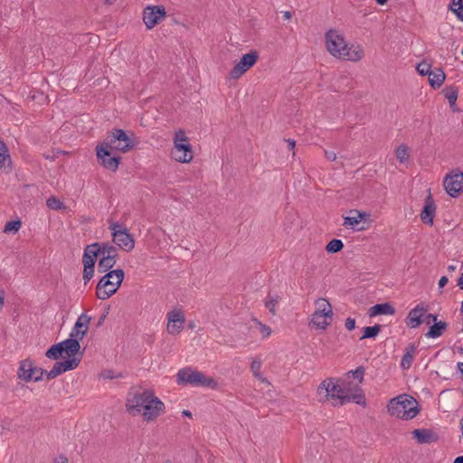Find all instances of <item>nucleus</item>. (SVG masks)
I'll use <instances>...</instances> for the list:
<instances>
[{"label": "nucleus", "instance_id": "obj_6", "mask_svg": "<svg viewBox=\"0 0 463 463\" xmlns=\"http://www.w3.org/2000/svg\"><path fill=\"white\" fill-rule=\"evenodd\" d=\"M171 156L179 163H189L193 160L194 153L192 146L183 129H179L175 133L174 147L171 151Z\"/></svg>", "mask_w": 463, "mask_h": 463}, {"label": "nucleus", "instance_id": "obj_18", "mask_svg": "<svg viewBox=\"0 0 463 463\" xmlns=\"http://www.w3.org/2000/svg\"><path fill=\"white\" fill-rule=\"evenodd\" d=\"M80 362V359L77 357L69 358L62 362H56L49 372L45 371L44 374H46L47 379H54L62 373L78 367Z\"/></svg>", "mask_w": 463, "mask_h": 463}, {"label": "nucleus", "instance_id": "obj_60", "mask_svg": "<svg viewBox=\"0 0 463 463\" xmlns=\"http://www.w3.org/2000/svg\"><path fill=\"white\" fill-rule=\"evenodd\" d=\"M448 269H449V271H454V270L456 269V267H455V266H453V265H449V266L448 267Z\"/></svg>", "mask_w": 463, "mask_h": 463}, {"label": "nucleus", "instance_id": "obj_24", "mask_svg": "<svg viewBox=\"0 0 463 463\" xmlns=\"http://www.w3.org/2000/svg\"><path fill=\"white\" fill-rule=\"evenodd\" d=\"M343 391L345 392L344 395L355 397V400H350V402L365 404L364 395L358 384L353 386L350 383L343 382Z\"/></svg>", "mask_w": 463, "mask_h": 463}, {"label": "nucleus", "instance_id": "obj_52", "mask_svg": "<svg viewBox=\"0 0 463 463\" xmlns=\"http://www.w3.org/2000/svg\"><path fill=\"white\" fill-rule=\"evenodd\" d=\"M457 368H458V370L459 371V373L461 374V380H462V383H463V362L458 363Z\"/></svg>", "mask_w": 463, "mask_h": 463}, {"label": "nucleus", "instance_id": "obj_1", "mask_svg": "<svg viewBox=\"0 0 463 463\" xmlns=\"http://www.w3.org/2000/svg\"><path fill=\"white\" fill-rule=\"evenodd\" d=\"M325 38L327 51L335 58L357 62L364 57V51L361 45L348 46L344 36L335 30L326 32Z\"/></svg>", "mask_w": 463, "mask_h": 463}, {"label": "nucleus", "instance_id": "obj_15", "mask_svg": "<svg viewBox=\"0 0 463 463\" xmlns=\"http://www.w3.org/2000/svg\"><path fill=\"white\" fill-rule=\"evenodd\" d=\"M142 411L144 420L146 421H152L164 412L165 404L153 393L152 397L145 403Z\"/></svg>", "mask_w": 463, "mask_h": 463}, {"label": "nucleus", "instance_id": "obj_58", "mask_svg": "<svg viewBox=\"0 0 463 463\" xmlns=\"http://www.w3.org/2000/svg\"><path fill=\"white\" fill-rule=\"evenodd\" d=\"M460 429H461V438L463 439V416H462V419L460 420Z\"/></svg>", "mask_w": 463, "mask_h": 463}, {"label": "nucleus", "instance_id": "obj_26", "mask_svg": "<svg viewBox=\"0 0 463 463\" xmlns=\"http://www.w3.org/2000/svg\"><path fill=\"white\" fill-rule=\"evenodd\" d=\"M62 354L65 353L70 358L75 357L80 349V341L69 336L68 339L60 343Z\"/></svg>", "mask_w": 463, "mask_h": 463}, {"label": "nucleus", "instance_id": "obj_59", "mask_svg": "<svg viewBox=\"0 0 463 463\" xmlns=\"http://www.w3.org/2000/svg\"><path fill=\"white\" fill-rule=\"evenodd\" d=\"M387 1H388V0H376L377 4H379V5H383L386 4V2H387Z\"/></svg>", "mask_w": 463, "mask_h": 463}, {"label": "nucleus", "instance_id": "obj_21", "mask_svg": "<svg viewBox=\"0 0 463 463\" xmlns=\"http://www.w3.org/2000/svg\"><path fill=\"white\" fill-rule=\"evenodd\" d=\"M427 311L428 307L423 303L417 305L409 312L406 317V325L411 328H417L421 323H423L422 317L427 313Z\"/></svg>", "mask_w": 463, "mask_h": 463}, {"label": "nucleus", "instance_id": "obj_7", "mask_svg": "<svg viewBox=\"0 0 463 463\" xmlns=\"http://www.w3.org/2000/svg\"><path fill=\"white\" fill-rule=\"evenodd\" d=\"M101 145L112 152L126 153L134 147L135 143L124 130L114 129L111 133L108 134Z\"/></svg>", "mask_w": 463, "mask_h": 463}, {"label": "nucleus", "instance_id": "obj_30", "mask_svg": "<svg viewBox=\"0 0 463 463\" xmlns=\"http://www.w3.org/2000/svg\"><path fill=\"white\" fill-rule=\"evenodd\" d=\"M416 354V347L414 345H409L405 348V353L402 358L401 366L403 369H408L411 367L412 361L414 359Z\"/></svg>", "mask_w": 463, "mask_h": 463}, {"label": "nucleus", "instance_id": "obj_28", "mask_svg": "<svg viewBox=\"0 0 463 463\" xmlns=\"http://www.w3.org/2000/svg\"><path fill=\"white\" fill-rule=\"evenodd\" d=\"M430 86L433 89L439 88L446 79L445 72L440 68L431 70L428 75Z\"/></svg>", "mask_w": 463, "mask_h": 463}, {"label": "nucleus", "instance_id": "obj_3", "mask_svg": "<svg viewBox=\"0 0 463 463\" xmlns=\"http://www.w3.org/2000/svg\"><path fill=\"white\" fill-rule=\"evenodd\" d=\"M388 412L399 419L411 420L419 413L418 402L412 397L402 394L390 401Z\"/></svg>", "mask_w": 463, "mask_h": 463}, {"label": "nucleus", "instance_id": "obj_57", "mask_svg": "<svg viewBox=\"0 0 463 463\" xmlns=\"http://www.w3.org/2000/svg\"><path fill=\"white\" fill-rule=\"evenodd\" d=\"M4 303V297L0 295V311L3 309Z\"/></svg>", "mask_w": 463, "mask_h": 463}, {"label": "nucleus", "instance_id": "obj_48", "mask_svg": "<svg viewBox=\"0 0 463 463\" xmlns=\"http://www.w3.org/2000/svg\"><path fill=\"white\" fill-rule=\"evenodd\" d=\"M437 316L433 314H428L424 319H422L423 322H425L427 325H430L431 323H436Z\"/></svg>", "mask_w": 463, "mask_h": 463}, {"label": "nucleus", "instance_id": "obj_40", "mask_svg": "<svg viewBox=\"0 0 463 463\" xmlns=\"http://www.w3.org/2000/svg\"><path fill=\"white\" fill-rule=\"evenodd\" d=\"M381 331V326L375 325L373 326H366L364 329V335L361 339L375 337Z\"/></svg>", "mask_w": 463, "mask_h": 463}, {"label": "nucleus", "instance_id": "obj_45", "mask_svg": "<svg viewBox=\"0 0 463 463\" xmlns=\"http://www.w3.org/2000/svg\"><path fill=\"white\" fill-rule=\"evenodd\" d=\"M46 205L53 210H59L63 207V203L59 199L53 196L47 199Z\"/></svg>", "mask_w": 463, "mask_h": 463}, {"label": "nucleus", "instance_id": "obj_36", "mask_svg": "<svg viewBox=\"0 0 463 463\" xmlns=\"http://www.w3.org/2000/svg\"><path fill=\"white\" fill-rule=\"evenodd\" d=\"M45 355L49 359L57 360L62 355L61 345L60 343L53 345L46 351Z\"/></svg>", "mask_w": 463, "mask_h": 463}, {"label": "nucleus", "instance_id": "obj_53", "mask_svg": "<svg viewBox=\"0 0 463 463\" xmlns=\"http://www.w3.org/2000/svg\"><path fill=\"white\" fill-rule=\"evenodd\" d=\"M54 463H68V458L61 456L58 459H55Z\"/></svg>", "mask_w": 463, "mask_h": 463}, {"label": "nucleus", "instance_id": "obj_46", "mask_svg": "<svg viewBox=\"0 0 463 463\" xmlns=\"http://www.w3.org/2000/svg\"><path fill=\"white\" fill-rule=\"evenodd\" d=\"M416 69H417V71L419 72V74L423 75V76L429 75L430 71H431L430 65L427 62L419 63Z\"/></svg>", "mask_w": 463, "mask_h": 463}, {"label": "nucleus", "instance_id": "obj_31", "mask_svg": "<svg viewBox=\"0 0 463 463\" xmlns=\"http://www.w3.org/2000/svg\"><path fill=\"white\" fill-rule=\"evenodd\" d=\"M447 328V323L444 321L436 322L426 333L428 338H437L442 335Z\"/></svg>", "mask_w": 463, "mask_h": 463}, {"label": "nucleus", "instance_id": "obj_27", "mask_svg": "<svg viewBox=\"0 0 463 463\" xmlns=\"http://www.w3.org/2000/svg\"><path fill=\"white\" fill-rule=\"evenodd\" d=\"M412 435L420 444L431 443L437 440V436L428 429H416L412 431Z\"/></svg>", "mask_w": 463, "mask_h": 463}, {"label": "nucleus", "instance_id": "obj_44", "mask_svg": "<svg viewBox=\"0 0 463 463\" xmlns=\"http://www.w3.org/2000/svg\"><path fill=\"white\" fill-rule=\"evenodd\" d=\"M450 10L457 15L458 19L463 21V0L460 1L458 5H452V2L449 5Z\"/></svg>", "mask_w": 463, "mask_h": 463}, {"label": "nucleus", "instance_id": "obj_37", "mask_svg": "<svg viewBox=\"0 0 463 463\" xmlns=\"http://www.w3.org/2000/svg\"><path fill=\"white\" fill-rule=\"evenodd\" d=\"M445 98L448 99L450 107L456 104L458 99V89L455 87H447L444 90Z\"/></svg>", "mask_w": 463, "mask_h": 463}, {"label": "nucleus", "instance_id": "obj_9", "mask_svg": "<svg viewBox=\"0 0 463 463\" xmlns=\"http://www.w3.org/2000/svg\"><path fill=\"white\" fill-rule=\"evenodd\" d=\"M98 271L105 273L113 268L118 257V249L109 242L99 243Z\"/></svg>", "mask_w": 463, "mask_h": 463}, {"label": "nucleus", "instance_id": "obj_22", "mask_svg": "<svg viewBox=\"0 0 463 463\" xmlns=\"http://www.w3.org/2000/svg\"><path fill=\"white\" fill-rule=\"evenodd\" d=\"M369 217V214L365 212H361L358 210H351L349 212V215L344 217L343 225L345 227H349L353 230L363 231L364 227L359 226L361 222Z\"/></svg>", "mask_w": 463, "mask_h": 463}, {"label": "nucleus", "instance_id": "obj_41", "mask_svg": "<svg viewBox=\"0 0 463 463\" xmlns=\"http://www.w3.org/2000/svg\"><path fill=\"white\" fill-rule=\"evenodd\" d=\"M22 225L20 220L11 221L5 223L4 232H17Z\"/></svg>", "mask_w": 463, "mask_h": 463}, {"label": "nucleus", "instance_id": "obj_47", "mask_svg": "<svg viewBox=\"0 0 463 463\" xmlns=\"http://www.w3.org/2000/svg\"><path fill=\"white\" fill-rule=\"evenodd\" d=\"M345 326L347 330L352 331L355 327V320L352 317H348L345 320Z\"/></svg>", "mask_w": 463, "mask_h": 463}, {"label": "nucleus", "instance_id": "obj_51", "mask_svg": "<svg viewBox=\"0 0 463 463\" xmlns=\"http://www.w3.org/2000/svg\"><path fill=\"white\" fill-rule=\"evenodd\" d=\"M457 286L460 288V289H463V273L460 275V277L457 280Z\"/></svg>", "mask_w": 463, "mask_h": 463}, {"label": "nucleus", "instance_id": "obj_43", "mask_svg": "<svg viewBox=\"0 0 463 463\" xmlns=\"http://www.w3.org/2000/svg\"><path fill=\"white\" fill-rule=\"evenodd\" d=\"M347 375H352L354 379L358 381V383H361L364 380V369L362 366L357 367L355 370L348 372Z\"/></svg>", "mask_w": 463, "mask_h": 463}, {"label": "nucleus", "instance_id": "obj_25", "mask_svg": "<svg viewBox=\"0 0 463 463\" xmlns=\"http://www.w3.org/2000/svg\"><path fill=\"white\" fill-rule=\"evenodd\" d=\"M333 320V313L314 311L311 317V324L319 329H326Z\"/></svg>", "mask_w": 463, "mask_h": 463}, {"label": "nucleus", "instance_id": "obj_61", "mask_svg": "<svg viewBox=\"0 0 463 463\" xmlns=\"http://www.w3.org/2000/svg\"><path fill=\"white\" fill-rule=\"evenodd\" d=\"M183 414L185 415V416H188V417H191V415H192L189 411H184Z\"/></svg>", "mask_w": 463, "mask_h": 463}, {"label": "nucleus", "instance_id": "obj_56", "mask_svg": "<svg viewBox=\"0 0 463 463\" xmlns=\"http://www.w3.org/2000/svg\"><path fill=\"white\" fill-rule=\"evenodd\" d=\"M453 463H463V456L456 458Z\"/></svg>", "mask_w": 463, "mask_h": 463}, {"label": "nucleus", "instance_id": "obj_5", "mask_svg": "<svg viewBox=\"0 0 463 463\" xmlns=\"http://www.w3.org/2000/svg\"><path fill=\"white\" fill-rule=\"evenodd\" d=\"M124 279V271L117 269L107 272L99 281L96 289L97 298L105 300L117 292Z\"/></svg>", "mask_w": 463, "mask_h": 463}, {"label": "nucleus", "instance_id": "obj_8", "mask_svg": "<svg viewBox=\"0 0 463 463\" xmlns=\"http://www.w3.org/2000/svg\"><path fill=\"white\" fill-rule=\"evenodd\" d=\"M109 229L111 231L112 241L122 250L131 251L135 248V240L123 224L112 222Z\"/></svg>", "mask_w": 463, "mask_h": 463}, {"label": "nucleus", "instance_id": "obj_13", "mask_svg": "<svg viewBox=\"0 0 463 463\" xmlns=\"http://www.w3.org/2000/svg\"><path fill=\"white\" fill-rule=\"evenodd\" d=\"M152 394L153 392L150 390H144L141 392L129 394L126 402L127 411L134 416L141 413L145 403L152 397Z\"/></svg>", "mask_w": 463, "mask_h": 463}, {"label": "nucleus", "instance_id": "obj_23", "mask_svg": "<svg viewBox=\"0 0 463 463\" xmlns=\"http://www.w3.org/2000/svg\"><path fill=\"white\" fill-rule=\"evenodd\" d=\"M435 212L436 205L430 193L425 199L424 207L420 213L421 221L426 224L432 225Z\"/></svg>", "mask_w": 463, "mask_h": 463}, {"label": "nucleus", "instance_id": "obj_38", "mask_svg": "<svg viewBox=\"0 0 463 463\" xmlns=\"http://www.w3.org/2000/svg\"><path fill=\"white\" fill-rule=\"evenodd\" d=\"M344 247V243L341 240L333 239L326 246V250L329 253H336L340 251Z\"/></svg>", "mask_w": 463, "mask_h": 463}, {"label": "nucleus", "instance_id": "obj_29", "mask_svg": "<svg viewBox=\"0 0 463 463\" xmlns=\"http://www.w3.org/2000/svg\"><path fill=\"white\" fill-rule=\"evenodd\" d=\"M394 313V307L389 303L376 304L369 309L370 317H375L378 315H393Z\"/></svg>", "mask_w": 463, "mask_h": 463}, {"label": "nucleus", "instance_id": "obj_2", "mask_svg": "<svg viewBox=\"0 0 463 463\" xmlns=\"http://www.w3.org/2000/svg\"><path fill=\"white\" fill-rule=\"evenodd\" d=\"M340 380L328 378L324 380L317 387V395L320 402L331 401L334 405H344L355 400V397L344 395L343 383Z\"/></svg>", "mask_w": 463, "mask_h": 463}, {"label": "nucleus", "instance_id": "obj_33", "mask_svg": "<svg viewBox=\"0 0 463 463\" xmlns=\"http://www.w3.org/2000/svg\"><path fill=\"white\" fill-rule=\"evenodd\" d=\"M261 366H262V360L260 359V357H255L252 359L251 364H250V370H251L253 375L260 381L266 383L267 379L262 376L261 372H260Z\"/></svg>", "mask_w": 463, "mask_h": 463}, {"label": "nucleus", "instance_id": "obj_16", "mask_svg": "<svg viewBox=\"0 0 463 463\" xmlns=\"http://www.w3.org/2000/svg\"><path fill=\"white\" fill-rule=\"evenodd\" d=\"M443 185L451 197H457L463 191V173L456 172L446 175Z\"/></svg>", "mask_w": 463, "mask_h": 463}, {"label": "nucleus", "instance_id": "obj_4", "mask_svg": "<svg viewBox=\"0 0 463 463\" xmlns=\"http://www.w3.org/2000/svg\"><path fill=\"white\" fill-rule=\"evenodd\" d=\"M176 383L179 385H192L195 387H208L216 389L218 386L214 378L207 376L203 373L194 370L191 367H184L178 371Z\"/></svg>", "mask_w": 463, "mask_h": 463}, {"label": "nucleus", "instance_id": "obj_54", "mask_svg": "<svg viewBox=\"0 0 463 463\" xmlns=\"http://www.w3.org/2000/svg\"><path fill=\"white\" fill-rule=\"evenodd\" d=\"M288 147L290 150H293L296 146V142L293 139H288Z\"/></svg>", "mask_w": 463, "mask_h": 463}, {"label": "nucleus", "instance_id": "obj_62", "mask_svg": "<svg viewBox=\"0 0 463 463\" xmlns=\"http://www.w3.org/2000/svg\"><path fill=\"white\" fill-rule=\"evenodd\" d=\"M461 0H452V5H458L460 4Z\"/></svg>", "mask_w": 463, "mask_h": 463}, {"label": "nucleus", "instance_id": "obj_64", "mask_svg": "<svg viewBox=\"0 0 463 463\" xmlns=\"http://www.w3.org/2000/svg\"><path fill=\"white\" fill-rule=\"evenodd\" d=\"M463 310V301L461 302V311Z\"/></svg>", "mask_w": 463, "mask_h": 463}, {"label": "nucleus", "instance_id": "obj_19", "mask_svg": "<svg viewBox=\"0 0 463 463\" xmlns=\"http://www.w3.org/2000/svg\"><path fill=\"white\" fill-rule=\"evenodd\" d=\"M167 320L166 330L170 335H177L183 330L185 318L181 310L175 309L168 312Z\"/></svg>", "mask_w": 463, "mask_h": 463}, {"label": "nucleus", "instance_id": "obj_34", "mask_svg": "<svg viewBox=\"0 0 463 463\" xmlns=\"http://www.w3.org/2000/svg\"><path fill=\"white\" fill-rule=\"evenodd\" d=\"M11 162L8 148L5 142L0 138V168L6 166Z\"/></svg>", "mask_w": 463, "mask_h": 463}, {"label": "nucleus", "instance_id": "obj_14", "mask_svg": "<svg viewBox=\"0 0 463 463\" xmlns=\"http://www.w3.org/2000/svg\"><path fill=\"white\" fill-rule=\"evenodd\" d=\"M165 15V9L163 5H148L143 11V21L147 29H152L164 20Z\"/></svg>", "mask_w": 463, "mask_h": 463}, {"label": "nucleus", "instance_id": "obj_39", "mask_svg": "<svg viewBox=\"0 0 463 463\" xmlns=\"http://www.w3.org/2000/svg\"><path fill=\"white\" fill-rule=\"evenodd\" d=\"M395 155L400 163H405L410 157V154H409L407 146H405V145L399 146L396 148Z\"/></svg>", "mask_w": 463, "mask_h": 463}, {"label": "nucleus", "instance_id": "obj_12", "mask_svg": "<svg viewBox=\"0 0 463 463\" xmlns=\"http://www.w3.org/2000/svg\"><path fill=\"white\" fill-rule=\"evenodd\" d=\"M259 53L257 51H250L249 53L242 55L241 60L231 70L229 76L232 80L241 77L248 70H250L257 62Z\"/></svg>", "mask_w": 463, "mask_h": 463}, {"label": "nucleus", "instance_id": "obj_32", "mask_svg": "<svg viewBox=\"0 0 463 463\" xmlns=\"http://www.w3.org/2000/svg\"><path fill=\"white\" fill-rule=\"evenodd\" d=\"M280 300L281 298L277 294H269L265 298L264 305L273 316L277 314V307Z\"/></svg>", "mask_w": 463, "mask_h": 463}, {"label": "nucleus", "instance_id": "obj_50", "mask_svg": "<svg viewBox=\"0 0 463 463\" xmlns=\"http://www.w3.org/2000/svg\"><path fill=\"white\" fill-rule=\"evenodd\" d=\"M448 281H449L448 278H447L446 276H442V277L439 279V283H438L439 288H444V287L447 285Z\"/></svg>", "mask_w": 463, "mask_h": 463}, {"label": "nucleus", "instance_id": "obj_20", "mask_svg": "<svg viewBox=\"0 0 463 463\" xmlns=\"http://www.w3.org/2000/svg\"><path fill=\"white\" fill-rule=\"evenodd\" d=\"M90 320V317L87 314L82 313L80 315L69 336L78 341L82 340L88 332Z\"/></svg>", "mask_w": 463, "mask_h": 463}, {"label": "nucleus", "instance_id": "obj_55", "mask_svg": "<svg viewBox=\"0 0 463 463\" xmlns=\"http://www.w3.org/2000/svg\"><path fill=\"white\" fill-rule=\"evenodd\" d=\"M283 17L285 20H289L291 18V14L288 11L283 13Z\"/></svg>", "mask_w": 463, "mask_h": 463}, {"label": "nucleus", "instance_id": "obj_10", "mask_svg": "<svg viewBox=\"0 0 463 463\" xmlns=\"http://www.w3.org/2000/svg\"><path fill=\"white\" fill-rule=\"evenodd\" d=\"M99 243L97 242L88 245L84 250L82 262L84 266L83 279L85 284L93 277L95 263L99 257Z\"/></svg>", "mask_w": 463, "mask_h": 463}, {"label": "nucleus", "instance_id": "obj_11", "mask_svg": "<svg viewBox=\"0 0 463 463\" xmlns=\"http://www.w3.org/2000/svg\"><path fill=\"white\" fill-rule=\"evenodd\" d=\"M45 371L37 367L32 360L26 359L20 363L17 372L18 378L24 382H39L43 379Z\"/></svg>", "mask_w": 463, "mask_h": 463}, {"label": "nucleus", "instance_id": "obj_17", "mask_svg": "<svg viewBox=\"0 0 463 463\" xmlns=\"http://www.w3.org/2000/svg\"><path fill=\"white\" fill-rule=\"evenodd\" d=\"M112 151L103 145L97 146V157L100 161V164L106 169L115 172L118 167L120 157L115 156H112Z\"/></svg>", "mask_w": 463, "mask_h": 463}, {"label": "nucleus", "instance_id": "obj_35", "mask_svg": "<svg viewBox=\"0 0 463 463\" xmlns=\"http://www.w3.org/2000/svg\"><path fill=\"white\" fill-rule=\"evenodd\" d=\"M316 310L317 312L333 313L332 306L326 298H320L315 302Z\"/></svg>", "mask_w": 463, "mask_h": 463}, {"label": "nucleus", "instance_id": "obj_49", "mask_svg": "<svg viewBox=\"0 0 463 463\" xmlns=\"http://www.w3.org/2000/svg\"><path fill=\"white\" fill-rule=\"evenodd\" d=\"M325 156L330 161H335L336 159V155L333 151H326Z\"/></svg>", "mask_w": 463, "mask_h": 463}, {"label": "nucleus", "instance_id": "obj_63", "mask_svg": "<svg viewBox=\"0 0 463 463\" xmlns=\"http://www.w3.org/2000/svg\"><path fill=\"white\" fill-rule=\"evenodd\" d=\"M105 317H106V316H103V317L100 318V320H99V324H101V322L104 320Z\"/></svg>", "mask_w": 463, "mask_h": 463}, {"label": "nucleus", "instance_id": "obj_42", "mask_svg": "<svg viewBox=\"0 0 463 463\" xmlns=\"http://www.w3.org/2000/svg\"><path fill=\"white\" fill-rule=\"evenodd\" d=\"M254 321L259 328L260 333L261 334L262 338L269 337L271 334V328L269 326L262 324L257 319H255Z\"/></svg>", "mask_w": 463, "mask_h": 463}]
</instances>
